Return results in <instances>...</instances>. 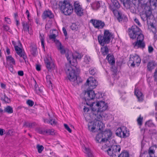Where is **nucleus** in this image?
I'll return each instance as SVG.
<instances>
[{
	"label": "nucleus",
	"instance_id": "39",
	"mask_svg": "<svg viewBox=\"0 0 157 157\" xmlns=\"http://www.w3.org/2000/svg\"><path fill=\"white\" fill-rule=\"evenodd\" d=\"M4 98L1 97V100L4 102L6 103H9L10 102V100L9 98L6 95V94H4Z\"/></svg>",
	"mask_w": 157,
	"mask_h": 157
},
{
	"label": "nucleus",
	"instance_id": "19",
	"mask_svg": "<svg viewBox=\"0 0 157 157\" xmlns=\"http://www.w3.org/2000/svg\"><path fill=\"white\" fill-rule=\"evenodd\" d=\"M14 48L17 54L25 61L26 56L25 55L24 52L23 51L21 48L17 46H15Z\"/></svg>",
	"mask_w": 157,
	"mask_h": 157
},
{
	"label": "nucleus",
	"instance_id": "59",
	"mask_svg": "<svg viewBox=\"0 0 157 157\" xmlns=\"http://www.w3.org/2000/svg\"><path fill=\"white\" fill-rule=\"evenodd\" d=\"M3 27L4 30L6 31H8L9 30V27L7 25H3Z\"/></svg>",
	"mask_w": 157,
	"mask_h": 157
},
{
	"label": "nucleus",
	"instance_id": "4",
	"mask_svg": "<svg viewBox=\"0 0 157 157\" xmlns=\"http://www.w3.org/2000/svg\"><path fill=\"white\" fill-rule=\"evenodd\" d=\"M112 36L111 33L109 30H105L103 36L99 35L98 36V40L99 44L101 45L104 46L105 44L109 43Z\"/></svg>",
	"mask_w": 157,
	"mask_h": 157
},
{
	"label": "nucleus",
	"instance_id": "27",
	"mask_svg": "<svg viewBox=\"0 0 157 157\" xmlns=\"http://www.w3.org/2000/svg\"><path fill=\"white\" fill-rule=\"evenodd\" d=\"M68 53L69 54L70 57H72V58L73 57V58H75L76 59H80L82 57L81 55L77 52H76L74 54H72L71 52H69Z\"/></svg>",
	"mask_w": 157,
	"mask_h": 157
},
{
	"label": "nucleus",
	"instance_id": "16",
	"mask_svg": "<svg viewBox=\"0 0 157 157\" xmlns=\"http://www.w3.org/2000/svg\"><path fill=\"white\" fill-rule=\"evenodd\" d=\"M74 10L76 14L79 16H82L83 15V10L79 3L76 2L74 3Z\"/></svg>",
	"mask_w": 157,
	"mask_h": 157
},
{
	"label": "nucleus",
	"instance_id": "1",
	"mask_svg": "<svg viewBox=\"0 0 157 157\" xmlns=\"http://www.w3.org/2000/svg\"><path fill=\"white\" fill-rule=\"evenodd\" d=\"M65 70L67 75L68 79L72 82L74 86H76L81 83L82 79L79 77H77L75 69L72 68L69 65H67L65 68Z\"/></svg>",
	"mask_w": 157,
	"mask_h": 157
},
{
	"label": "nucleus",
	"instance_id": "37",
	"mask_svg": "<svg viewBox=\"0 0 157 157\" xmlns=\"http://www.w3.org/2000/svg\"><path fill=\"white\" fill-rule=\"evenodd\" d=\"M37 86H36V85H35V90L37 94H40L43 92V87H40L39 88Z\"/></svg>",
	"mask_w": 157,
	"mask_h": 157
},
{
	"label": "nucleus",
	"instance_id": "36",
	"mask_svg": "<svg viewBox=\"0 0 157 157\" xmlns=\"http://www.w3.org/2000/svg\"><path fill=\"white\" fill-rule=\"evenodd\" d=\"M31 52L33 56H36L37 54L36 47V46L32 47Z\"/></svg>",
	"mask_w": 157,
	"mask_h": 157
},
{
	"label": "nucleus",
	"instance_id": "3",
	"mask_svg": "<svg viewBox=\"0 0 157 157\" xmlns=\"http://www.w3.org/2000/svg\"><path fill=\"white\" fill-rule=\"evenodd\" d=\"M88 129L92 132L98 131H102L105 127L104 124L101 121L90 122L88 124Z\"/></svg>",
	"mask_w": 157,
	"mask_h": 157
},
{
	"label": "nucleus",
	"instance_id": "41",
	"mask_svg": "<svg viewBox=\"0 0 157 157\" xmlns=\"http://www.w3.org/2000/svg\"><path fill=\"white\" fill-rule=\"evenodd\" d=\"M118 157H129L128 153L127 151L122 152Z\"/></svg>",
	"mask_w": 157,
	"mask_h": 157
},
{
	"label": "nucleus",
	"instance_id": "51",
	"mask_svg": "<svg viewBox=\"0 0 157 157\" xmlns=\"http://www.w3.org/2000/svg\"><path fill=\"white\" fill-rule=\"evenodd\" d=\"M56 36L55 34H53L52 35H51L49 36V38L50 39H52L54 41V42L55 43L56 40H58L56 39Z\"/></svg>",
	"mask_w": 157,
	"mask_h": 157
},
{
	"label": "nucleus",
	"instance_id": "14",
	"mask_svg": "<svg viewBox=\"0 0 157 157\" xmlns=\"http://www.w3.org/2000/svg\"><path fill=\"white\" fill-rule=\"evenodd\" d=\"M96 95V94L92 90L88 89L86 91H85L84 98L86 101L92 100L95 98Z\"/></svg>",
	"mask_w": 157,
	"mask_h": 157
},
{
	"label": "nucleus",
	"instance_id": "63",
	"mask_svg": "<svg viewBox=\"0 0 157 157\" xmlns=\"http://www.w3.org/2000/svg\"><path fill=\"white\" fill-rule=\"evenodd\" d=\"M18 75L21 76H22L24 75V73L23 71H20L18 72Z\"/></svg>",
	"mask_w": 157,
	"mask_h": 157
},
{
	"label": "nucleus",
	"instance_id": "24",
	"mask_svg": "<svg viewBox=\"0 0 157 157\" xmlns=\"http://www.w3.org/2000/svg\"><path fill=\"white\" fill-rule=\"evenodd\" d=\"M96 141L99 143L102 142L105 143L104 142V138L103 136V134L102 132L99 133L97 135L96 137Z\"/></svg>",
	"mask_w": 157,
	"mask_h": 157
},
{
	"label": "nucleus",
	"instance_id": "52",
	"mask_svg": "<svg viewBox=\"0 0 157 157\" xmlns=\"http://www.w3.org/2000/svg\"><path fill=\"white\" fill-rule=\"evenodd\" d=\"M153 77L154 78L155 81L157 82V67L155 69Z\"/></svg>",
	"mask_w": 157,
	"mask_h": 157
},
{
	"label": "nucleus",
	"instance_id": "11",
	"mask_svg": "<svg viewBox=\"0 0 157 157\" xmlns=\"http://www.w3.org/2000/svg\"><path fill=\"white\" fill-rule=\"evenodd\" d=\"M121 150V147L119 145H114L111 147L110 150L108 152V155L110 156L117 157L118 155Z\"/></svg>",
	"mask_w": 157,
	"mask_h": 157
},
{
	"label": "nucleus",
	"instance_id": "13",
	"mask_svg": "<svg viewBox=\"0 0 157 157\" xmlns=\"http://www.w3.org/2000/svg\"><path fill=\"white\" fill-rule=\"evenodd\" d=\"M94 107L98 108V110L103 112L105 111L107 108L108 106L107 104L103 101H98L97 103L95 102Z\"/></svg>",
	"mask_w": 157,
	"mask_h": 157
},
{
	"label": "nucleus",
	"instance_id": "33",
	"mask_svg": "<svg viewBox=\"0 0 157 157\" xmlns=\"http://www.w3.org/2000/svg\"><path fill=\"white\" fill-rule=\"evenodd\" d=\"M110 148L111 147H109V146L107 145L106 144L104 143V144L102 146L101 149L107 152L108 154V152L109 150H110Z\"/></svg>",
	"mask_w": 157,
	"mask_h": 157
},
{
	"label": "nucleus",
	"instance_id": "34",
	"mask_svg": "<svg viewBox=\"0 0 157 157\" xmlns=\"http://www.w3.org/2000/svg\"><path fill=\"white\" fill-rule=\"evenodd\" d=\"M47 85L50 88L52 89V84L50 80V76L48 75L46 76Z\"/></svg>",
	"mask_w": 157,
	"mask_h": 157
},
{
	"label": "nucleus",
	"instance_id": "60",
	"mask_svg": "<svg viewBox=\"0 0 157 157\" xmlns=\"http://www.w3.org/2000/svg\"><path fill=\"white\" fill-rule=\"evenodd\" d=\"M5 21L8 24H10L11 21L10 19L8 17H5Z\"/></svg>",
	"mask_w": 157,
	"mask_h": 157
},
{
	"label": "nucleus",
	"instance_id": "23",
	"mask_svg": "<svg viewBox=\"0 0 157 157\" xmlns=\"http://www.w3.org/2000/svg\"><path fill=\"white\" fill-rule=\"evenodd\" d=\"M135 94L137 97L139 101H141L143 100V94L142 92L139 89H135Z\"/></svg>",
	"mask_w": 157,
	"mask_h": 157
},
{
	"label": "nucleus",
	"instance_id": "64",
	"mask_svg": "<svg viewBox=\"0 0 157 157\" xmlns=\"http://www.w3.org/2000/svg\"><path fill=\"white\" fill-rule=\"evenodd\" d=\"M36 69L38 71H40L41 70L40 65L37 64L36 66Z\"/></svg>",
	"mask_w": 157,
	"mask_h": 157
},
{
	"label": "nucleus",
	"instance_id": "20",
	"mask_svg": "<svg viewBox=\"0 0 157 157\" xmlns=\"http://www.w3.org/2000/svg\"><path fill=\"white\" fill-rule=\"evenodd\" d=\"M157 66V63L153 60L149 62L147 65V70L148 71L151 72Z\"/></svg>",
	"mask_w": 157,
	"mask_h": 157
},
{
	"label": "nucleus",
	"instance_id": "21",
	"mask_svg": "<svg viewBox=\"0 0 157 157\" xmlns=\"http://www.w3.org/2000/svg\"><path fill=\"white\" fill-rule=\"evenodd\" d=\"M53 17V14L50 10H49L44 11L42 15V18L43 19H45L47 17L52 18Z\"/></svg>",
	"mask_w": 157,
	"mask_h": 157
},
{
	"label": "nucleus",
	"instance_id": "5",
	"mask_svg": "<svg viewBox=\"0 0 157 157\" xmlns=\"http://www.w3.org/2000/svg\"><path fill=\"white\" fill-rule=\"evenodd\" d=\"M128 35L132 39H135L138 37L141 33V31L140 29L136 25H133L128 29Z\"/></svg>",
	"mask_w": 157,
	"mask_h": 157
},
{
	"label": "nucleus",
	"instance_id": "18",
	"mask_svg": "<svg viewBox=\"0 0 157 157\" xmlns=\"http://www.w3.org/2000/svg\"><path fill=\"white\" fill-rule=\"evenodd\" d=\"M45 62L46 65V67L48 70H51L54 67V64L52 62L51 57H48L46 58L45 59Z\"/></svg>",
	"mask_w": 157,
	"mask_h": 157
},
{
	"label": "nucleus",
	"instance_id": "17",
	"mask_svg": "<svg viewBox=\"0 0 157 157\" xmlns=\"http://www.w3.org/2000/svg\"><path fill=\"white\" fill-rule=\"evenodd\" d=\"M102 133L103 134V136L104 138L105 142L109 143V142L108 141V139L112 135V132L111 131L108 129L102 132Z\"/></svg>",
	"mask_w": 157,
	"mask_h": 157
},
{
	"label": "nucleus",
	"instance_id": "54",
	"mask_svg": "<svg viewBox=\"0 0 157 157\" xmlns=\"http://www.w3.org/2000/svg\"><path fill=\"white\" fill-rule=\"evenodd\" d=\"M26 102L27 104L30 106H33L34 104V102L33 101L30 100H28Z\"/></svg>",
	"mask_w": 157,
	"mask_h": 157
},
{
	"label": "nucleus",
	"instance_id": "61",
	"mask_svg": "<svg viewBox=\"0 0 157 157\" xmlns=\"http://www.w3.org/2000/svg\"><path fill=\"white\" fill-rule=\"evenodd\" d=\"M134 21H135V22L136 23H137L138 25H139L140 26L141 25L140 23V22L139 20L137 19L136 18H135L134 19Z\"/></svg>",
	"mask_w": 157,
	"mask_h": 157
},
{
	"label": "nucleus",
	"instance_id": "28",
	"mask_svg": "<svg viewBox=\"0 0 157 157\" xmlns=\"http://www.w3.org/2000/svg\"><path fill=\"white\" fill-rule=\"evenodd\" d=\"M123 3L124 6L127 9H129L131 7V3L130 0H120Z\"/></svg>",
	"mask_w": 157,
	"mask_h": 157
},
{
	"label": "nucleus",
	"instance_id": "58",
	"mask_svg": "<svg viewBox=\"0 0 157 157\" xmlns=\"http://www.w3.org/2000/svg\"><path fill=\"white\" fill-rule=\"evenodd\" d=\"M153 48L151 46H149L148 47V51L149 53H152L153 51Z\"/></svg>",
	"mask_w": 157,
	"mask_h": 157
},
{
	"label": "nucleus",
	"instance_id": "57",
	"mask_svg": "<svg viewBox=\"0 0 157 157\" xmlns=\"http://www.w3.org/2000/svg\"><path fill=\"white\" fill-rule=\"evenodd\" d=\"M51 26V24L50 23H47L45 26V29H46L47 30L49 29L50 28Z\"/></svg>",
	"mask_w": 157,
	"mask_h": 157
},
{
	"label": "nucleus",
	"instance_id": "48",
	"mask_svg": "<svg viewBox=\"0 0 157 157\" xmlns=\"http://www.w3.org/2000/svg\"><path fill=\"white\" fill-rule=\"evenodd\" d=\"M146 125L149 127H153L154 126V124L151 121H149L146 122Z\"/></svg>",
	"mask_w": 157,
	"mask_h": 157
},
{
	"label": "nucleus",
	"instance_id": "8",
	"mask_svg": "<svg viewBox=\"0 0 157 157\" xmlns=\"http://www.w3.org/2000/svg\"><path fill=\"white\" fill-rule=\"evenodd\" d=\"M116 134L117 136L123 138H126L129 136L128 131L126 130V128L124 126H123L119 128L116 130Z\"/></svg>",
	"mask_w": 157,
	"mask_h": 157
},
{
	"label": "nucleus",
	"instance_id": "43",
	"mask_svg": "<svg viewBox=\"0 0 157 157\" xmlns=\"http://www.w3.org/2000/svg\"><path fill=\"white\" fill-rule=\"evenodd\" d=\"M37 132L40 134L45 135L46 134V129L42 128H39L37 129Z\"/></svg>",
	"mask_w": 157,
	"mask_h": 157
},
{
	"label": "nucleus",
	"instance_id": "22",
	"mask_svg": "<svg viewBox=\"0 0 157 157\" xmlns=\"http://www.w3.org/2000/svg\"><path fill=\"white\" fill-rule=\"evenodd\" d=\"M55 43L58 50H60V53L63 54L65 53V51L63 48V46L62 45L60 42L59 40H56Z\"/></svg>",
	"mask_w": 157,
	"mask_h": 157
},
{
	"label": "nucleus",
	"instance_id": "40",
	"mask_svg": "<svg viewBox=\"0 0 157 157\" xmlns=\"http://www.w3.org/2000/svg\"><path fill=\"white\" fill-rule=\"evenodd\" d=\"M40 38L41 41V46L43 48H44V35L43 34H41L40 33Z\"/></svg>",
	"mask_w": 157,
	"mask_h": 157
},
{
	"label": "nucleus",
	"instance_id": "2",
	"mask_svg": "<svg viewBox=\"0 0 157 157\" xmlns=\"http://www.w3.org/2000/svg\"><path fill=\"white\" fill-rule=\"evenodd\" d=\"M59 5L61 11L65 15H70L72 13L73 6L68 1L64 0L63 2H59Z\"/></svg>",
	"mask_w": 157,
	"mask_h": 157
},
{
	"label": "nucleus",
	"instance_id": "62",
	"mask_svg": "<svg viewBox=\"0 0 157 157\" xmlns=\"http://www.w3.org/2000/svg\"><path fill=\"white\" fill-rule=\"evenodd\" d=\"M9 69L11 72H13V66L12 64H10V66L9 67Z\"/></svg>",
	"mask_w": 157,
	"mask_h": 157
},
{
	"label": "nucleus",
	"instance_id": "30",
	"mask_svg": "<svg viewBox=\"0 0 157 157\" xmlns=\"http://www.w3.org/2000/svg\"><path fill=\"white\" fill-rule=\"evenodd\" d=\"M102 54L104 56L106 55L109 52V49L107 46H104L101 48Z\"/></svg>",
	"mask_w": 157,
	"mask_h": 157
},
{
	"label": "nucleus",
	"instance_id": "32",
	"mask_svg": "<svg viewBox=\"0 0 157 157\" xmlns=\"http://www.w3.org/2000/svg\"><path fill=\"white\" fill-rule=\"evenodd\" d=\"M85 153L87 155V157H93L91 151L89 148L85 147Z\"/></svg>",
	"mask_w": 157,
	"mask_h": 157
},
{
	"label": "nucleus",
	"instance_id": "44",
	"mask_svg": "<svg viewBox=\"0 0 157 157\" xmlns=\"http://www.w3.org/2000/svg\"><path fill=\"white\" fill-rule=\"evenodd\" d=\"M49 123H50L51 125L52 126H55L56 124V122L55 119H53L51 117L49 118Z\"/></svg>",
	"mask_w": 157,
	"mask_h": 157
},
{
	"label": "nucleus",
	"instance_id": "25",
	"mask_svg": "<svg viewBox=\"0 0 157 157\" xmlns=\"http://www.w3.org/2000/svg\"><path fill=\"white\" fill-rule=\"evenodd\" d=\"M106 59L108 60V62L111 65H113L115 63V61L114 57L111 54H109L107 55Z\"/></svg>",
	"mask_w": 157,
	"mask_h": 157
},
{
	"label": "nucleus",
	"instance_id": "29",
	"mask_svg": "<svg viewBox=\"0 0 157 157\" xmlns=\"http://www.w3.org/2000/svg\"><path fill=\"white\" fill-rule=\"evenodd\" d=\"M23 27V30L24 31H28L29 33L30 34H31V32L29 30V27L28 24L27 22L23 21L22 22Z\"/></svg>",
	"mask_w": 157,
	"mask_h": 157
},
{
	"label": "nucleus",
	"instance_id": "26",
	"mask_svg": "<svg viewBox=\"0 0 157 157\" xmlns=\"http://www.w3.org/2000/svg\"><path fill=\"white\" fill-rule=\"evenodd\" d=\"M100 6V3L99 2L96 1L92 3L91 7L94 10H98Z\"/></svg>",
	"mask_w": 157,
	"mask_h": 157
},
{
	"label": "nucleus",
	"instance_id": "49",
	"mask_svg": "<svg viewBox=\"0 0 157 157\" xmlns=\"http://www.w3.org/2000/svg\"><path fill=\"white\" fill-rule=\"evenodd\" d=\"M96 69L95 68H91L89 70V73L91 75H94L96 73Z\"/></svg>",
	"mask_w": 157,
	"mask_h": 157
},
{
	"label": "nucleus",
	"instance_id": "31",
	"mask_svg": "<svg viewBox=\"0 0 157 157\" xmlns=\"http://www.w3.org/2000/svg\"><path fill=\"white\" fill-rule=\"evenodd\" d=\"M6 60L7 63H9L10 64H15V60L11 56L6 57Z\"/></svg>",
	"mask_w": 157,
	"mask_h": 157
},
{
	"label": "nucleus",
	"instance_id": "46",
	"mask_svg": "<svg viewBox=\"0 0 157 157\" xmlns=\"http://www.w3.org/2000/svg\"><path fill=\"white\" fill-rule=\"evenodd\" d=\"M36 147L39 153H41L44 149V147L42 145H40L39 144L37 145Z\"/></svg>",
	"mask_w": 157,
	"mask_h": 157
},
{
	"label": "nucleus",
	"instance_id": "35",
	"mask_svg": "<svg viewBox=\"0 0 157 157\" xmlns=\"http://www.w3.org/2000/svg\"><path fill=\"white\" fill-rule=\"evenodd\" d=\"M4 112L8 113H12L13 112V108L10 106H8L5 108Z\"/></svg>",
	"mask_w": 157,
	"mask_h": 157
},
{
	"label": "nucleus",
	"instance_id": "55",
	"mask_svg": "<svg viewBox=\"0 0 157 157\" xmlns=\"http://www.w3.org/2000/svg\"><path fill=\"white\" fill-rule=\"evenodd\" d=\"M90 60V57L88 56L87 57L86 56H85L84 58V61L86 63H88Z\"/></svg>",
	"mask_w": 157,
	"mask_h": 157
},
{
	"label": "nucleus",
	"instance_id": "45",
	"mask_svg": "<svg viewBox=\"0 0 157 157\" xmlns=\"http://www.w3.org/2000/svg\"><path fill=\"white\" fill-rule=\"evenodd\" d=\"M46 134L52 135H54L55 134L54 131L53 129H46Z\"/></svg>",
	"mask_w": 157,
	"mask_h": 157
},
{
	"label": "nucleus",
	"instance_id": "47",
	"mask_svg": "<svg viewBox=\"0 0 157 157\" xmlns=\"http://www.w3.org/2000/svg\"><path fill=\"white\" fill-rule=\"evenodd\" d=\"M112 2L114 6L116 8H119L120 7V4L117 0H115Z\"/></svg>",
	"mask_w": 157,
	"mask_h": 157
},
{
	"label": "nucleus",
	"instance_id": "38",
	"mask_svg": "<svg viewBox=\"0 0 157 157\" xmlns=\"http://www.w3.org/2000/svg\"><path fill=\"white\" fill-rule=\"evenodd\" d=\"M35 123H31L29 122H25L24 123L23 126H26V127L32 128L35 125Z\"/></svg>",
	"mask_w": 157,
	"mask_h": 157
},
{
	"label": "nucleus",
	"instance_id": "53",
	"mask_svg": "<svg viewBox=\"0 0 157 157\" xmlns=\"http://www.w3.org/2000/svg\"><path fill=\"white\" fill-rule=\"evenodd\" d=\"M117 19L119 22L121 21L123 19V17L122 15L118 12V16L117 17Z\"/></svg>",
	"mask_w": 157,
	"mask_h": 157
},
{
	"label": "nucleus",
	"instance_id": "50",
	"mask_svg": "<svg viewBox=\"0 0 157 157\" xmlns=\"http://www.w3.org/2000/svg\"><path fill=\"white\" fill-rule=\"evenodd\" d=\"M143 118L141 117V116L140 115L139 117L137 119V121L138 124L140 125L142 124V122Z\"/></svg>",
	"mask_w": 157,
	"mask_h": 157
},
{
	"label": "nucleus",
	"instance_id": "9",
	"mask_svg": "<svg viewBox=\"0 0 157 157\" xmlns=\"http://www.w3.org/2000/svg\"><path fill=\"white\" fill-rule=\"evenodd\" d=\"M66 56L68 61H69L70 63L74 67H72L75 69V71H76L77 73H78L80 72V70L78 67L77 63L76 61V59L75 58H72V57H70L69 54L68 53L66 54ZM67 65H69L71 67L69 64H66V67Z\"/></svg>",
	"mask_w": 157,
	"mask_h": 157
},
{
	"label": "nucleus",
	"instance_id": "12",
	"mask_svg": "<svg viewBox=\"0 0 157 157\" xmlns=\"http://www.w3.org/2000/svg\"><path fill=\"white\" fill-rule=\"evenodd\" d=\"M141 59L139 56L137 55L131 56L128 63L131 64V66L134 67L135 64L138 66L140 63Z\"/></svg>",
	"mask_w": 157,
	"mask_h": 157
},
{
	"label": "nucleus",
	"instance_id": "6",
	"mask_svg": "<svg viewBox=\"0 0 157 157\" xmlns=\"http://www.w3.org/2000/svg\"><path fill=\"white\" fill-rule=\"evenodd\" d=\"M144 36L143 35H140L137 38L136 41L132 43V45L135 48H144L145 46L144 41Z\"/></svg>",
	"mask_w": 157,
	"mask_h": 157
},
{
	"label": "nucleus",
	"instance_id": "15",
	"mask_svg": "<svg viewBox=\"0 0 157 157\" xmlns=\"http://www.w3.org/2000/svg\"><path fill=\"white\" fill-rule=\"evenodd\" d=\"M90 22L92 24L95 28L98 29L103 28L105 25L104 22L99 20L93 19L91 20Z\"/></svg>",
	"mask_w": 157,
	"mask_h": 157
},
{
	"label": "nucleus",
	"instance_id": "10",
	"mask_svg": "<svg viewBox=\"0 0 157 157\" xmlns=\"http://www.w3.org/2000/svg\"><path fill=\"white\" fill-rule=\"evenodd\" d=\"M98 84V82L95 79L90 77L87 80L85 85L86 89L92 90L95 88Z\"/></svg>",
	"mask_w": 157,
	"mask_h": 157
},
{
	"label": "nucleus",
	"instance_id": "56",
	"mask_svg": "<svg viewBox=\"0 0 157 157\" xmlns=\"http://www.w3.org/2000/svg\"><path fill=\"white\" fill-rule=\"evenodd\" d=\"M64 125L65 128L67 129L69 132L71 133V130L69 127L68 125L66 124H64Z\"/></svg>",
	"mask_w": 157,
	"mask_h": 157
},
{
	"label": "nucleus",
	"instance_id": "7",
	"mask_svg": "<svg viewBox=\"0 0 157 157\" xmlns=\"http://www.w3.org/2000/svg\"><path fill=\"white\" fill-rule=\"evenodd\" d=\"M94 104H95V102H93L92 104H90V105L91 107L92 110L93 111V114L94 116V117L95 120L97 121L96 122H97L98 121H100L102 119L103 113L98 110L96 111V108H94Z\"/></svg>",
	"mask_w": 157,
	"mask_h": 157
},
{
	"label": "nucleus",
	"instance_id": "42",
	"mask_svg": "<svg viewBox=\"0 0 157 157\" xmlns=\"http://www.w3.org/2000/svg\"><path fill=\"white\" fill-rule=\"evenodd\" d=\"M151 11L148 10V12H146V13L144 14V15L145 17H146V20H148V19H150V17L151 15Z\"/></svg>",
	"mask_w": 157,
	"mask_h": 157
}]
</instances>
